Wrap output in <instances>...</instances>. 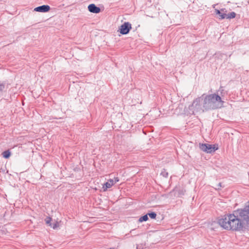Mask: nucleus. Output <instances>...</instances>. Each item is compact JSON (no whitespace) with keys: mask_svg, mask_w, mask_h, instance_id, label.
I'll list each match as a JSON object with an SVG mask.
<instances>
[{"mask_svg":"<svg viewBox=\"0 0 249 249\" xmlns=\"http://www.w3.org/2000/svg\"><path fill=\"white\" fill-rule=\"evenodd\" d=\"M218 223L225 230L235 231L242 230L244 224L249 226V205L232 214L225 215L218 219Z\"/></svg>","mask_w":249,"mask_h":249,"instance_id":"nucleus-1","label":"nucleus"},{"mask_svg":"<svg viewBox=\"0 0 249 249\" xmlns=\"http://www.w3.org/2000/svg\"><path fill=\"white\" fill-rule=\"evenodd\" d=\"M223 103L221 97L215 93L209 95L203 94L194 100L189 109L194 114H200L209 110L220 108Z\"/></svg>","mask_w":249,"mask_h":249,"instance_id":"nucleus-2","label":"nucleus"},{"mask_svg":"<svg viewBox=\"0 0 249 249\" xmlns=\"http://www.w3.org/2000/svg\"><path fill=\"white\" fill-rule=\"evenodd\" d=\"M199 148L201 150L207 153L214 152L217 149L214 145L209 144H200Z\"/></svg>","mask_w":249,"mask_h":249,"instance_id":"nucleus-3","label":"nucleus"},{"mask_svg":"<svg viewBox=\"0 0 249 249\" xmlns=\"http://www.w3.org/2000/svg\"><path fill=\"white\" fill-rule=\"evenodd\" d=\"M131 28V24L128 22H126L120 26L119 30L121 34L126 35L129 33Z\"/></svg>","mask_w":249,"mask_h":249,"instance_id":"nucleus-4","label":"nucleus"},{"mask_svg":"<svg viewBox=\"0 0 249 249\" xmlns=\"http://www.w3.org/2000/svg\"><path fill=\"white\" fill-rule=\"evenodd\" d=\"M119 179L118 178L115 177L113 179H109L107 182L105 183L103 186L104 191H106L108 188H111L116 182H118Z\"/></svg>","mask_w":249,"mask_h":249,"instance_id":"nucleus-5","label":"nucleus"},{"mask_svg":"<svg viewBox=\"0 0 249 249\" xmlns=\"http://www.w3.org/2000/svg\"><path fill=\"white\" fill-rule=\"evenodd\" d=\"M89 11L93 13L97 14L100 12L101 9L96 6L94 4H90L88 6Z\"/></svg>","mask_w":249,"mask_h":249,"instance_id":"nucleus-6","label":"nucleus"},{"mask_svg":"<svg viewBox=\"0 0 249 249\" xmlns=\"http://www.w3.org/2000/svg\"><path fill=\"white\" fill-rule=\"evenodd\" d=\"M50 9V7L49 5H43L35 8L34 10L39 12H47L49 11Z\"/></svg>","mask_w":249,"mask_h":249,"instance_id":"nucleus-7","label":"nucleus"},{"mask_svg":"<svg viewBox=\"0 0 249 249\" xmlns=\"http://www.w3.org/2000/svg\"><path fill=\"white\" fill-rule=\"evenodd\" d=\"M185 193V190L183 189H178L177 188H176L171 193H174L175 196H177L178 197H181L184 195Z\"/></svg>","mask_w":249,"mask_h":249,"instance_id":"nucleus-8","label":"nucleus"},{"mask_svg":"<svg viewBox=\"0 0 249 249\" xmlns=\"http://www.w3.org/2000/svg\"><path fill=\"white\" fill-rule=\"evenodd\" d=\"M236 14L234 12H231L228 14H223L221 15V19H231L235 17Z\"/></svg>","mask_w":249,"mask_h":249,"instance_id":"nucleus-9","label":"nucleus"},{"mask_svg":"<svg viewBox=\"0 0 249 249\" xmlns=\"http://www.w3.org/2000/svg\"><path fill=\"white\" fill-rule=\"evenodd\" d=\"M226 11L225 9H221V10L215 9V13L216 14L218 15L220 17L219 19H221V15L226 14Z\"/></svg>","mask_w":249,"mask_h":249,"instance_id":"nucleus-10","label":"nucleus"},{"mask_svg":"<svg viewBox=\"0 0 249 249\" xmlns=\"http://www.w3.org/2000/svg\"><path fill=\"white\" fill-rule=\"evenodd\" d=\"M10 154L11 153L9 150L5 151L2 154L3 157L6 159L10 157Z\"/></svg>","mask_w":249,"mask_h":249,"instance_id":"nucleus-11","label":"nucleus"},{"mask_svg":"<svg viewBox=\"0 0 249 249\" xmlns=\"http://www.w3.org/2000/svg\"><path fill=\"white\" fill-rule=\"evenodd\" d=\"M148 220V216H147V214H145L142 217H141L139 219V221L140 222H142L143 221H146Z\"/></svg>","mask_w":249,"mask_h":249,"instance_id":"nucleus-12","label":"nucleus"},{"mask_svg":"<svg viewBox=\"0 0 249 249\" xmlns=\"http://www.w3.org/2000/svg\"><path fill=\"white\" fill-rule=\"evenodd\" d=\"M52 220V218L50 217H47L45 219V222L47 225H49L50 226H52L51 224V221Z\"/></svg>","mask_w":249,"mask_h":249,"instance_id":"nucleus-13","label":"nucleus"},{"mask_svg":"<svg viewBox=\"0 0 249 249\" xmlns=\"http://www.w3.org/2000/svg\"><path fill=\"white\" fill-rule=\"evenodd\" d=\"M148 214L149 216V217L152 219L155 218L157 215L156 213L154 212L149 213Z\"/></svg>","mask_w":249,"mask_h":249,"instance_id":"nucleus-14","label":"nucleus"},{"mask_svg":"<svg viewBox=\"0 0 249 249\" xmlns=\"http://www.w3.org/2000/svg\"><path fill=\"white\" fill-rule=\"evenodd\" d=\"M222 187L221 186V183H218V184H215L214 185V188L216 189V190H219L220 189V188Z\"/></svg>","mask_w":249,"mask_h":249,"instance_id":"nucleus-15","label":"nucleus"},{"mask_svg":"<svg viewBox=\"0 0 249 249\" xmlns=\"http://www.w3.org/2000/svg\"><path fill=\"white\" fill-rule=\"evenodd\" d=\"M161 175L164 177H167L168 175V173L165 170H163V171H162L161 173Z\"/></svg>","mask_w":249,"mask_h":249,"instance_id":"nucleus-16","label":"nucleus"},{"mask_svg":"<svg viewBox=\"0 0 249 249\" xmlns=\"http://www.w3.org/2000/svg\"><path fill=\"white\" fill-rule=\"evenodd\" d=\"M5 88V85L3 83H0V91H2Z\"/></svg>","mask_w":249,"mask_h":249,"instance_id":"nucleus-17","label":"nucleus"},{"mask_svg":"<svg viewBox=\"0 0 249 249\" xmlns=\"http://www.w3.org/2000/svg\"><path fill=\"white\" fill-rule=\"evenodd\" d=\"M58 226V223L57 222H56L54 224H53V226H52L51 227H52V228L53 229H55V228H56Z\"/></svg>","mask_w":249,"mask_h":249,"instance_id":"nucleus-18","label":"nucleus"},{"mask_svg":"<svg viewBox=\"0 0 249 249\" xmlns=\"http://www.w3.org/2000/svg\"><path fill=\"white\" fill-rule=\"evenodd\" d=\"M143 249V246L142 245H137L136 249Z\"/></svg>","mask_w":249,"mask_h":249,"instance_id":"nucleus-19","label":"nucleus"}]
</instances>
